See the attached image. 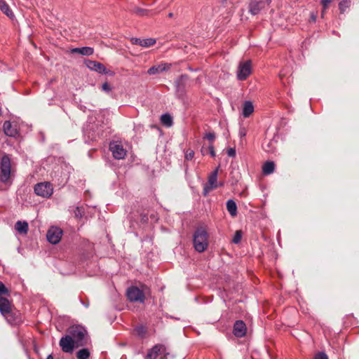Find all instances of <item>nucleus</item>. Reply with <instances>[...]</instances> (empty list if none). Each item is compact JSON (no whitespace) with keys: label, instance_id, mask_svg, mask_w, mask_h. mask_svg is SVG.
I'll return each instance as SVG.
<instances>
[{"label":"nucleus","instance_id":"obj_4","mask_svg":"<svg viewBox=\"0 0 359 359\" xmlns=\"http://www.w3.org/2000/svg\"><path fill=\"white\" fill-rule=\"evenodd\" d=\"M271 0H250L248 5L249 12L253 15H258L262 11L266 10Z\"/></svg>","mask_w":359,"mask_h":359},{"label":"nucleus","instance_id":"obj_17","mask_svg":"<svg viewBox=\"0 0 359 359\" xmlns=\"http://www.w3.org/2000/svg\"><path fill=\"white\" fill-rule=\"evenodd\" d=\"M130 41L134 45H139L142 47L148 48L156 43V40L151 38L146 39H140L139 38L133 37Z\"/></svg>","mask_w":359,"mask_h":359},{"label":"nucleus","instance_id":"obj_42","mask_svg":"<svg viewBox=\"0 0 359 359\" xmlns=\"http://www.w3.org/2000/svg\"><path fill=\"white\" fill-rule=\"evenodd\" d=\"M317 16H318V13L317 12H311L310 13V18H309V21L311 22H316V19H317Z\"/></svg>","mask_w":359,"mask_h":359},{"label":"nucleus","instance_id":"obj_26","mask_svg":"<svg viewBox=\"0 0 359 359\" xmlns=\"http://www.w3.org/2000/svg\"><path fill=\"white\" fill-rule=\"evenodd\" d=\"M217 174L218 168H216L211 174L208 176V184L211 186H216V188L219 187L217 184Z\"/></svg>","mask_w":359,"mask_h":359},{"label":"nucleus","instance_id":"obj_1","mask_svg":"<svg viewBox=\"0 0 359 359\" xmlns=\"http://www.w3.org/2000/svg\"><path fill=\"white\" fill-rule=\"evenodd\" d=\"M67 332L76 343V347L86 346L88 342V336L86 330L81 325H73Z\"/></svg>","mask_w":359,"mask_h":359},{"label":"nucleus","instance_id":"obj_29","mask_svg":"<svg viewBox=\"0 0 359 359\" xmlns=\"http://www.w3.org/2000/svg\"><path fill=\"white\" fill-rule=\"evenodd\" d=\"M90 356V352L87 348H82L76 353L78 359H88Z\"/></svg>","mask_w":359,"mask_h":359},{"label":"nucleus","instance_id":"obj_50","mask_svg":"<svg viewBox=\"0 0 359 359\" xmlns=\"http://www.w3.org/2000/svg\"><path fill=\"white\" fill-rule=\"evenodd\" d=\"M168 16L170 17V18L172 17V13H169Z\"/></svg>","mask_w":359,"mask_h":359},{"label":"nucleus","instance_id":"obj_7","mask_svg":"<svg viewBox=\"0 0 359 359\" xmlns=\"http://www.w3.org/2000/svg\"><path fill=\"white\" fill-rule=\"evenodd\" d=\"M165 346L162 344H156L148 351L145 359H157L158 358L165 359Z\"/></svg>","mask_w":359,"mask_h":359},{"label":"nucleus","instance_id":"obj_38","mask_svg":"<svg viewBox=\"0 0 359 359\" xmlns=\"http://www.w3.org/2000/svg\"><path fill=\"white\" fill-rule=\"evenodd\" d=\"M314 359H328V357L325 353L320 352L315 355Z\"/></svg>","mask_w":359,"mask_h":359},{"label":"nucleus","instance_id":"obj_2","mask_svg":"<svg viewBox=\"0 0 359 359\" xmlns=\"http://www.w3.org/2000/svg\"><path fill=\"white\" fill-rule=\"evenodd\" d=\"M195 250L198 252H204L208 246V234L206 230L202 227L198 228L193 238Z\"/></svg>","mask_w":359,"mask_h":359},{"label":"nucleus","instance_id":"obj_19","mask_svg":"<svg viewBox=\"0 0 359 359\" xmlns=\"http://www.w3.org/2000/svg\"><path fill=\"white\" fill-rule=\"evenodd\" d=\"M13 305L8 299L0 297V312L2 316L7 315L11 311Z\"/></svg>","mask_w":359,"mask_h":359},{"label":"nucleus","instance_id":"obj_22","mask_svg":"<svg viewBox=\"0 0 359 359\" xmlns=\"http://www.w3.org/2000/svg\"><path fill=\"white\" fill-rule=\"evenodd\" d=\"M0 10L9 18L12 19L14 17L13 11L4 0H0Z\"/></svg>","mask_w":359,"mask_h":359},{"label":"nucleus","instance_id":"obj_36","mask_svg":"<svg viewBox=\"0 0 359 359\" xmlns=\"http://www.w3.org/2000/svg\"><path fill=\"white\" fill-rule=\"evenodd\" d=\"M3 294L8 295L9 292H8V290L5 286V285L2 282L0 281V295H3Z\"/></svg>","mask_w":359,"mask_h":359},{"label":"nucleus","instance_id":"obj_16","mask_svg":"<svg viewBox=\"0 0 359 359\" xmlns=\"http://www.w3.org/2000/svg\"><path fill=\"white\" fill-rule=\"evenodd\" d=\"M171 64L169 63H161L158 65H154L151 67L148 71L147 73L149 75H154L157 74H160L161 72L168 71L170 69Z\"/></svg>","mask_w":359,"mask_h":359},{"label":"nucleus","instance_id":"obj_46","mask_svg":"<svg viewBox=\"0 0 359 359\" xmlns=\"http://www.w3.org/2000/svg\"><path fill=\"white\" fill-rule=\"evenodd\" d=\"M325 12H326V10H324V8H323L322 12H321V18H324Z\"/></svg>","mask_w":359,"mask_h":359},{"label":"nucleus","instance_id":"obj_9","mask_svg":"<svg viewBox=\"0 0 359 359\" xmlns=\"http://www.w3.org/2000/svg\"><path fill=\"white\" fill-rule=\"evenodd\" d=\"M109 149L112 153L114 158L121 160L125 158L127 151L123 148V146L118 142H113L110 143Z\"/></svg>","mask_w":359,"mask_h":359},{"label":"nucleus","instance_id":"obj_12","mask_svg":"<svg viewBox=\"0 0 359 359\" xmlns=\"http://www.w3.org/2000/svg\"><path fill=\"white\" fill-rule=\"evenodd\" d=\"M188 76L186 74L181 75L175 81V89L176 93L178 96L182 97L185 93V86L187 81H188Z\"/></svg>","mask_w":359,"mask_h":359},{"label":"nucleus","instance_id":"obj_13","mask_svg":"<svg viewBox=\"0 0 359 359\" xmlns=\"http://www.w3.org/2000/svg\"><path fill=\"white\" fill-rule=\"evenodd\" d=\"M246 325L243 320H236L233 325V333L236 337H243L246 334Z\"/></svg>","mask_w":359,"mask_h":359},{"label":"nucleus","instance_id":"obj_3","mask_svg":"<svg viewBox=\"0 0 359 359\" xmlns=\"http://www.w3.org/2000/svg\"><path fill=\"white\" fill-rule=\"evenodd\" d=\"M11 174V162L8 155H4L1 161L0 180L6 183L9 181Z\"/></svg>","mask_w":359,"mask_h":359},{"label":"nucleus","instance_id":"obj_37","mask_svg":"<svg viewBox=\"0 0 359 359\" xmlns=\"http://www.w3.org/2000/svg\"><path fill=\"white\" fill-rule=\"evenodd\" d=\"M83 215V210L82 208L77 207L74 210V215L76 218H81Z\"/></svg>","mask_w":359,"mask_h":359},{"label":"nucleus","instance_id":"obj_28","mask_svg":"<svg viewBox=\"0 0 359 359\" xmlns=\"http://www.w3.org/2000/svg\"><path fill=\"white\" fill-rule=\"evenodd\" d=\"M351 0H342L339 3V9L341 13H344L351 6Z\"/></svg>","mask_w":359,"mask_h":359},{"label":"nucleus","instance_id":"obj_8","mask_svg":"<svg viewBox=\"0 0 359 359\" xmlns=\"http://www.w3.org/2000/svg\"><path fill=\"white\" fill-rule=\"evenodd\" d=\"M127 297L130 302L143 303L145 299V296L142 290L137 287L133 286L128 289Z\"/></svg>","mask_w":359,"mask_h":359},{"label":"nucleus","instance_id":"obj_10","mask_svg":"<svg viewBox=\"0 0 359 359\" xmlns=\"http://www.w3.org/2000/svg\"><path fill=\"white\" fill-rule=\"evenodd\" d=\"M62 231L58 227L52 226L47 232L46 237L48 242L52 244H57L62 238Z\"/></svg>","mask_w":359,"mask_h":359},{"label":"nucleus","instance_id":"obj_6","mask_svg":"<svg viewBox=\"0 0 359 359\" xmlns=\"http://www.w3.org/2000/svg\"><path fill=\"white\" fill-rule=\"evenodd\" d=\"M252 73L251 60L241 61L239 62L237 69V79L245 81Z\"/></svg>","mask_w":359,"mask_h":359},{"label":"nucleus","instance_id":"obj_24","mask_svg":"<svg viewBox=\"0 0 359 359\" xmlns=\"http://www.w3.org/2000/svg\"><path fill=\"white\" fill-rule=\"evenodd\" d=\"M226 209L229 212L230 215L235 217L237 215V205L235 201L232 199H229L226 202Z\"/></svg>","mask_w":359,"mask_h":359},{"label":"nucleus","instance_id":"obj_20","mask_svg":"<svg viewBox=\"0 0 359 359\" xmlns=\"http://www.w3.org/2000/svg\"><path fill=\"white\" fill-rule=\"evenodd\" d=\"M70 53L72 54L78 53L82 55L90 56L93 54L94 49L88 46L74 48L70 50Z\"/></svg>","mask_w":359,"mask_h":359},{"label":"nucleus","instance_id":"obj_47","mask_svg":"<svg viewBox=\"0 0 359 359\" xmlns=\"http://www.w3.org/2000/svg\"><path fill=\"white\" fill-rule=\"evenodd\" d=\"M201 153L203 156L207 154V152L205 151L204 147L201 149Z\"/></svg>","mask_w":359,"mask_h":359},{"label":"nucleus","instance_id":"obj_5","mask_svg":"<svg viewBox=\"0 0 359 359\" xmlns=\"http://www.w3.org/2000/svg\"><path fill=\"white\" fill-rule=\"evenodd\" d=\"M34 193L43 198H49L53 193V185L48 182L37 183L34 188Z\"/></svg>","mask_w":359,"mask_h":359},{"label":"nucleus","instance_id":"obj_25","mask_svg":"<svg viewBox=\"0 0 359 359\" xmlns=\"http://www.w3.org/2000/svg\"><path fill=\"white\" fill-rule=\"evenodd\" d=\"M275 170V163L273 161H266L262 167V172L268 175L273 172Z\"/></svg>","mask_w":359,"mask_h":359},{"label":"nucleus","instance_id":"obj_15","mask_svg":"<svg viewBox=\"0 0 359 359\" xmlns=\"http://www.w3.org/2000/svg\"><path fill=\"white\" fill-rule=\"evenodd\" d=\"M3 129L4 133L9 137H15L18 135L17 126L13 125L11 121H6L4 123Z\"/></svg>","mask_w":359,"mask_h":359},{"label":"nucleus","instance_id":"obj_32","mask_svg":"<svg viewBox=\"0 0 359 359\" xmlns=\"http://www.w3.org/2000/svg\"><path fill=\"white\" fill-rule=\"evenodd\" d=\"M241 238H242V232L241 231H236L234 236H233V240H232V242L235 244H238L241 242Z\"/></svg>","mask_w":359,"mask_h":359},{"label":"nucleus","instance_id":"obj_21","mask_svg":"<svg viewBox=\"0 0 359 359\" xmlns=\"http://www.w3.org/2000/svg\"><path fill=\"white\" fill-rule=\"evenodd\" d=\"M254 112V106L251 101H245L243 104L242 114L245 118L249 117Z\"/></svg>","mask_w":359,"mask_h":359},{"label":"nucleus","instance_id":"obj_35","mask_svg":"<svg viewBox=\"0 0 359 359\" xmlns=\"http://www.w3.org/2000/svg\"><path fill=\"white\" fill-rule=\"evenodd\" d=\"M215 134L214 132H209L205 133L203 137L204 139H207L208 141L211 142V143L215 140Z\"/></svg>","mask_w":359,"mask_h":359},{"label":"nucleus","instance_id":"obj_48","mask_svg":"<svg viewBox=\"0 0 359 359\" xmlns=\"http://www.w3.org/2000/svg\"><path fill=\"white\" fill-rule=\"evenodd\" d=\"M46 359H53V356L51 354H50L47 356Z\"/></svg>","mask_w":359,"mask_h":359},{"label":"nucleus","instance_id":"obj_11","mask_svg":"<svg viewBox=\"0 0 359 359\" xmlns=\"http://www.w3.org/2000/svg\"><path fill=\"white\" fill-rule=\"evenodd\" d=\"M60 346L62 351L65 353H72L74 346H76V343L72 337L68 334L60 339Z\"/></svg>","mask_w":359,"mask_h":359},{"label":"nucleus","instance_id":"obj_18","mask_svg":"<svg viewBox=\"0 0 359 359\" xmlns=\"http://www.w3.org/2000/svg\"><path fill=\"white\" fill-rule=\"evenodd\" d=\"M86 65L88 69L95 71L97 73L102 74V72L105 70V67L101 62L94 60H86Z\"/></svg>","mask_w":359,"mask_h":359},{"label":"nucleus","instance_id":"obj_23","mask_svg":"<svg viewBox=\"0 0 359 359\" xmlns=\"http://www.w3.org/2000/svg\"><path fill=\"white\" fill-rule=\"evenodd\" d=\"M15 228L18 233L26 234L28 231V223L25 221H18L15 223Z\"/></svg>","mask_w":359,"mask_h":359},{"label":"nucleus","instance_id":"obj_27","mask_svg":"<svg viewBox=\"0 0 359 359\" xmlns=\"http://www.w3.org/2000/svg\"><path fill=\"white\" fill-rule=\"evenodd\" d=\"M161 122L165 127H171L173 124L172 116L167 113L161 115Z\"/></svg>","mask_w":359,"mask_h":359},{"label":"nucleus","instance_id":"obj_40","mask_svg":"<svg viewBox=\"0 0 359 359\" xmlns=\"http://www.w3.org/2000/svg\"><path fill=\"white\" fill-rule=\"evenodd\" d=\"M208 151H209V153L210 154V156L214 158L215 157L216 154H215V148H214V146L212 144V143H210L209 145H208Z\"/></svg>","mask_w":359,"mask_h":359},{"label":"nucleus","instance_id":"obj_44","mask_svg":"<svg viewBox=\"0 0 359 359\" xmlns=\"http://www.w3.org/2000/svg\"><path fill=\"white\" fill-rule=\"evenodd\" d=\"M227 154L229 156L233 157V156H236V150L234 149H233V148H230L227 151Z\"/></svg>","mask_w":359,"mask_h":359},{"label":"nucleus","instance_id":"obj_14","mask_svg":"<svg viewBox=\"0 0 359 359\" xmlns=\"http://www.w3.org/2000/svg\"><path fill=\"white\" fill-rule=\"evenodd\" d=\"M3 316L6 318L8 323L11 325H18L22 320L20 313L19 311H14L13 309L7 313V315H4Z\"/></svg>","mask_w":359,"mask_h":359},{"label":"nucleus","instance_id":"obj_31","mask_svg":"<svg viewBox=\"0 0 359 359\" xmlns=\"http://www.w3.org/2000/svg\"><path fill=\"white\" fill-rule=\"evenodd\" d=\"M135 331L136 334L141 337H143L145 335V334L147 333V329L143 325H140V326L136 327L135 329Z\"/></svg>","mask_w":359,"mask_h":359},{"label":"nucleus","instance_id":"obj_41","mask_svg":"<svg viewBox=\"0 0 359 359\" xmlns=\"http://www.w3.org/2000/svg\"><path fill=\"white\" fill-rule=\"evenodd\" d=\"M332 1V0H320V4L323 6V8H324V10H326L328 8L329 4Z\"/></svg>","mask_w":359,"mask_h":359},{"label":"nucleus","instance_id":"obj_43","mask_svg":"<svg viewBox=\"0 0 359 359\" xmlns=\"http://www.w3.org/2000/svg\"><path fill=\"white\" fill-rule=\"evenodd\" d=\"M247 134V130L245 128H241L240 130H239V136L242 138V137H245Z\"/></svg>","mask_w":359,"mask_h":359},{"label":"nucleus","instance_id":"obj_30","mask_svg":"<svg viewBox=\"0 0 359 359\" xmlns=\"http://www.w3.org/2000/svg\"><path fill=\"white\" fill-rule=\"evenodd\" d=\"M133 13L139 16H147L149 15L150 11L143 8H135L133 10Z\"/></svg>","mask_w":359,"mask_h":359},{"label":"nucleus","instance_id":"obj_49","mask_svg":"<svg viewBox=\"0 0 359 359\" xmlns=\"http://www.w3.org/2000/svg\"><path fill=\"white\" fill-rule=\"evenodd\" d=\"M264 149L266 151H270L269 149H266L264 146H263Z\"/></svg>","mask_w":359,"mask_h":359},{"label":"nucleus","instance_id":"obj_45","mask_svg":"<svg viewBox=\"0 0 359 359\" xmlns=\"http://www.w3.org/2000/svg\"><path fill=\"white\" fill-rule=\"evenodd\" d=\"M102 74H106V75L113 76L115 75V73H114V72L108 70L105 68V70L104 72H102Z\"/></svg>","mask_w":359,"mask_h":359},{"label":"nucleus","instance_id":"obj_34","mask_svg":"<svg viewBox=\"0 0 359 359\" xmlns=\"http://www.w3.org/2000/svg\"><path fill=\"white\" fill-rule=\"evenodd\" d=\"M194 156V150H192L191 149H188L186 150L184 158H185V159L187 161L192 160Z\"/></svg>","mask_w":359,"mask_h":359},{"label":"nucleus","instance_id":"obj_33","mask_svg":"<svg viewBox=\"0 0 359 359\" xmlns=\"http://www.w3.org/2000/svg\"><path fill=\"white\" fill-rule=\"evenodd\" d=\"M216 189V186H211L207 183L204 185L203 194L206 196L212 189Z\"/></svg>","mask_w":359,"mask_h":359},{"label":"nucleus","instance_id":"obj_39","mask_svg":"<svg viewBox=\"0 0 359 359\" xmlns=\"http://www.w3.org/2000/svg\"><path fill=\"white\" fill-rule=\"evenodd\" d=\"M102 89L106 93H109L111 90V87L107 82H105L102 84Z\"/></svg>","mask_w":359,"mask_h":359}]
</instances>
